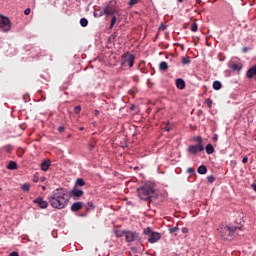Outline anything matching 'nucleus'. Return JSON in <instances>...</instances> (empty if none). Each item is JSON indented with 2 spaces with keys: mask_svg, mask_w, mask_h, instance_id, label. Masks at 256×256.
I'll use <instances>...</instances> for the list:
<instances>
[{
  "mask_svg": "<svg viewBox=\"0 0 256 256\" xmlns=\"http://www.w3.org/2000/svg\"><path fill=\"white\" fill-rule=\"evenodd\" d=\"M208 183H215V176L211 175L207 177Z\"/></svg>",
  "mask_w": 256,
  "mask_h": 256,
  "instance_id": "c85d7f7f",
  "label": "nucleus"
},
{
  "mask_svg": "<svg viewBox=\"0 0 256 256\" xmlns=\"http://www.w3.org/2000/svg\"><path fill=\"white\" fill-rule=\"evenodd\" d=\"M161 239V234L159 232H153L150 234L148 241L149 243H157Z\"/></svg>",
  "mask_w": 256,
  "mask_h": 256,
  "instance_id": "9d476101",
  "label": "nucleus"
},
{
  "mask_svg": "<svg viewBox=\"0 0 256 256\" xmlns=\"http://www.w3.org/2000/svg\"><path fill=\"white\" fill-rule=\"evenodd\" d=\"M93 149H95V145H93V144H88V150H89V151H93Z\"/></svg>",
  "mask_w": 256,
  "mask_h": 256,
  "instance_id": "58836bf2",
  "label": "nucleus"
},
{
  "mask_svg": "<svg viewBox=\"0 0 256 256\" xmlns=\"http://www.w3.org/2000/svg\"><path fill=\"white\" fill-rule=\"evenodd\" d=\"M24 14L25 15H31V9L30 8L25 9Z\"/></svg>",
  "mask_w": 256,
  "mask_h": 256,
  "instance_id": "e433bc0d",
  "label": "nucleus"
},
{
  "mask_svg": "<svg viewBox=\"0 0 256 256\" xmlns=\"http://www.w3.org/2000/svg\"><path fill=\"white\" fill-rule=\"evenodd\" d=\"M244 51L246 52V51H247V48H244Z\"/></svg>",
  "mask_w": 256,
  "mask_h": 256,
  "instance_id": "6e6d98bb",
  "label": "nucleus"
},
{
  "mask_svg": "<svg viewBox=\"0 0 256 256\" xmlns=\"http://www.w3.org/2000/svg\"><path fill=\"white\" fill-rule=\"evenodd\" d=\"M206 105L209 107V109H211V107L213 106V101L211 99H207Z\"/></svg>",
  "mask_w": 256,
  "mask_h": 256,
  "instance_id": "c756f323",
  "label": "nucleus"
},
{
  "mask_svg": "<svg viewBox=\"0 0 256 256\" xmlns=\"http://www.w3.org/2000/svg\"><path fill=\"white\" fill-rule=\"evenodd\" d=\"M102 13L103 15H115V13H117V10H115V8H113L112 6H106Z\"/></svg>",
  "mask_w": 256,
  "mask_h": 256,
  "instance_id": "ddd939ff",
  "label": "nucleus"
},
{
  "mask_svg": "<svg viewBox=\"0 0 256 256\" xmlns=\"http://www.w3.org/2000/svg\"><path fill=\"white\" fill-rule=\"evenodd\" d=\"M221 87H223V85L219 81H214L213 82V89L215 91H219L221 89Z\"/></svg>",
  "mask_w": 256,
  "mask_h": 256,
  "instance_id": "aec40b11",
  "label": "nucleus"
},
{
  "mask_svg": "<svg viewBox=\"0 0 256 256\" xmlns=\"http://www.w3.org/2000/svg\"><path fill=\"white\" fill-rule=\"evenodd\" d=\"M197 171L200 175H205V173H207V166L201 165L198 167Z\"/></svg>",
  "mask_w": 256,
  "mask_h": 256,
  "instance_id": "a211bd4d",
  "label": "nucleus"
},
{
  "mask_svg": "<svg viewBox=\"0 0 256 256\" xmlns=\"http://www.w3.org/2000/svg\"><path fill=\"white\" fill-rule=\"evenodd\" d=\"M88 207H91V209H95V206H93V202H88Z\"/></svg>",
  "mask_w": 256,
  "mask_h": 256,
  "instance_id": "a18cd8bd",
  "label": "nucleus"
},
{
  "mask_svg": "<svg viewBox=\"0 0 256 256\" xmlns=\"http://www.w3.org/2000/svg\"><path fill=\"white\" fill-rule=\"evenodd\" d=\"M176 87L177 89H180V90L185 89V80L181 78L176 79Z\"/></svg>",
  "mask_w": 256,
  "mask_h": 256,
  "instance_id": "2eb2a0df",
  "label": "nucleus"
},
{
  "mask_svg": "<svg viewBox=\"0 0 256 256\" xmlns=\"http://www.w3.org/2000/svg\"><path fill=\"white\" fill-rule=\"evenodd\" d=\"M190 29H191V31H192L193 33H197V29H198L197 24L194 22V23L191 25Z\"/></svg>",
  "mask_w": 256,
  "mask_h": 256,
  "instance_id": "cd10ccee",
  "label": "nucleus"
},
{
  "mask_svg": "<svg viewBox=\"0 0 256 256\" xmlns=\"http://www.w3.org/2000/svg\"><path fill=\"white\" fill-rule=\"evenodd\" d=\"M33 203L35 205H38V207H40V209H47V207H49V203L47 201L43 200V197H41V196H39L38 198L33 200Z\"/></svg>",
  "mask_w": 256,
  "mask_h": 256,
  "instance_id": "6e6552de",
  "label": "nucleus"
},
{
  "mask_svg": "<svg viewBox=\"0 0 256 256\" xmlns=\"http://www.w3.org/2000/svg\"><path fill=\"white\" fill-rule=\"evenodd\" d=\"M21 189H22V191H30L31 185H29V183H24V184L21 186Z\"/></svg>",
  "mask_w": 256,
  "mask_h": 256,
  "instance_id": "393cba45",
  "label": "nucleus"
},
{
  "mask_svg": "<svg viewBox=\"0 0 256 256\" xmlns=\"http://www.w3.org/2000/svg\"><path fill=\"white\" fill-rule=\"evenodd\" d=\"M7 169H9L10 171H15V169H17V162L10 161L7 165Z\"/></svg>",
  "mask_w": 256,
  "mask_h": 256,
  "instance_id": "dca6fc26",
  "label": "nucleus"
},
{
  "mask_svg": "<svg viewBox=\"0 0 256 256\" xmlns=\"http://www.w3.org/2000/svg\"><path fill=\"white\" fill-rule=\"evenodd\" d=\"M246 77L247 79H254L256 81V64L247 70Z\"/></svg>",
  "mask_w": 256,
  "mask_h": 256,
  "instance_id": "1a4fd4ad",
  "label": "nucleus"
},
{
  "mask_svg": "<svg viewBox=\"0 0 256 256\" xmlns=\"http://www.w3.org/2000/svg\"><path fill=\"white\" fill-rule=\"evenodd\" d=\"M187 173H195V170L193 168H188Z\"/></svg>",
  "mask_w": 256,
  "mask_h": 256,
  "instance_id": "37998d69",
  "label": "nucleus"
},
{
  "mask_svg": "<svg viewBox=\"0 0 256 256\" xmlns=\"http://www.w3.org/2000/svg\"><path fill=\"white\" fill-rule=\"evenodd\" d=\"M165 131H167V132L171 131V124H168V125L165 127Z\"/></svg>",
  "mask_w": 256,
  "mask_h": 256,
  "instance_id": "a19ab883",
  "label": "nucleus"
},
{
  "mask_svg": "<svg viewBox=\"0 0 256 256\" xmlns=\"http://www.w3.org/2000/svg\"><path fill=\"white\" fill-rule=\"evenodd\" d=\"M177 231H179L178 227L169 228L170 233H177Z\"/></svg>",
  "mask_w": 256,
  "mask_h": 256,
  "instance_id": "72a5a7b5",
  "label": "nucleus"
},
{
  "mask_svg": "<svg viewBox=\"0 0 256 256\" xmlns=\"http://www.w3.org/2000/svg\"><path fill=\"white\" fill-rule=\"evenodd\" d=\"M254 191L256 192V184L252 185Z\"/></svg>",
  "mask_w": 256,
  "mask_h": 256,
  "instance_id": "09e8293b",
  "label": "nucleus"
},
{
  "mask_svg": "<svg viewBox=\"0 0 256 256\" xmlns=\"http://www.w3.org/2000/svg\"><path fill=\"white\" fill-rule=\"evenodd\" d=\"M74 112L76 113V115H79V113H81V106L74 107Z\"/></svg>",
  "mask_w": 256,
  "mask_h": 256,
  "instance_id": "7c9ffc66",
  "label": "nucleus"
},
{
  "mask_svg": "<svg viewBox=\"0 0 256 256\" xmlns=\"http://www.w3.org/2000/svg\"><path fill=\"white\" fill-rule=\"evenodd\" d=\"M6 151L7 153H11V151H13V147H11V145L6 146Z\"/></svg>",
  "mask_w": 256,
  "mask_h": 256,
  "instance_id": "c9c22d12",
  "label": "nucleus"
},
{
  "mask_svg": "<svg viewBox=\"0 0 256 256\" xmlns=\"http://www.w3.org/2000/svg\"><path fill=\"white\" fill-rule=\"evenodd\" d=\"M96 115H99V111L96 110Z\"/></svg>",
  "mask_w": 256,
  "mask_h": 256,
  "instance_id": "5fc2aeb1",
  "label": "nucleus"
},
{
  "mask_svg": "<svg viewBox=\"0 0 256 256\" xmlns=\"http://www.w3.org/2000/svg\"><path fill=\"white\" fill-rule=\"evenodd\" d=\"M49 167H51V160H44L41 163V169L42 171H49Z\"/></svg>",
  "mask_w": 256,
  "mask_h": 256,
  "instance_id": "4468645a",
  "label": "nucleus"
},
{
  "mask_svg": "<svg viewBox=\"0 0 256 256\" xmlns=\"http://www.w3.org/2000/svg\"><path fill=\"white\" fill-rule=\"evenodd\" d=\"M249 161V158L247 156H245L243 159H242V163H247Z\"/></svg>",
  "mask_w": 256,
  "mask_h": 256,
  "instance_id": "79ce46f5",
  "label": "nucleus"
},
{
  "mask_svg": "<svg viewBox=\"0 0 256 256\" xmlns=\"http://www.w3.org/2000/svg\"><path fill=\"white\" fill-rule=\"evenodd\" d=\"M42 189L45 190V186H43Z\"/></svg>",
  "mask_w": 256,
  "mask_h": 256,
  "instance_id": "4d7b16f0",
  "label": "nucleus"
},
{
  "mask_svg": "<svg viewBox=\"0 0 256 256\" xmlns=\"http://www.w3.org/2000/svg\"><path fill=\"white\" fill-rule=\"evenodd\" d=\"M0 29L3 33L11 31V20L8 17L0 15Z\"/></svg>",
  "mask_w": 256,
  "mask_h": 256,
  "instance_id": "20e7f679",
  "label": "nucleus"
},
{
  "mask_svg": "<svg viewBox=\"0 0 256 256\" xmlns=\"http://www.w3.org/2000/svg\"><path fill=\"white\" fill-rule=\"evenodd\" d=\"M94 17H103V12H100V14H97V12H94Z\"/></svg>",
  "mask_w": 256,
  "mask_h": 256,
  "instance_id": "ea45409f",
  "label": "nucleus"
},
{
  "mask_svg": "<svg viewBox=\"0 0 256 256\" xmlns=\"http://www.w3.org/2000/svg\"><path fill=\"white\" fill-rule=\"evenodd\" d=\"M83 209V202H75L71 206L72 213H77V211H81Z\"/></svg>",
  "mask_w": 256,
  "mask_h": 256,
  "instance_id": "f8f14e48",
  "label": "nucleus"
},
{
  "mask_svg": "<svg viewBox=\"0 0 256 256\" xmlns=\"http://www.w3.org/2000/svg\"><path fill=\"white\" fill-rule=\"evenodd\" d=\"M188 153H190V155H197V153H201L202 151H205V147L203 146V144H195V145H190L187 148Z\"/></svg>",
  "mask_w": 256,
  "mask_h": 256,
  "instance_id": "39448f33",
  "label": "nucleus"
},
{
  "mask_svg": "<svg viewBox=\"0 0 256 256\" xmlns=\"http://www.w3.org/2000/svg\"><path fill=\"white\" fill-rule=\"evenodd\" d=\"M38 181H39V180H37V179H35V178L33 179V182H34V183H37Z\"/></svg>",
  "mask_w": 256,
  "mask_h": 256,
  "instance_id": "3c124183",
  "label": "nucleus"
},
{
  "mask_svg": "<svg viewBox=\"0 0 256 256\" xmlns=\"http://www.w3.org/2000/svg\"><path fill=\"white\" fill-rule=\"evenodd\" d=\"M123 62L122 65H125V63H128L129 67H133L135 65V55L125 53L122 56Z\"/></svg>",
  "mask_w": 256,
  "mask_h": 256,
  "instance_id": "0eeeda50",
  "label": "nucleus"
},
{
  "mask_svg": "<svg viewBox=\"0 0 256 256\" xmlns=\"http://www.w3.org/2000/svg\"><path fill=\"white\" fill-rule=\"evenodd\" d=\"M161 29H162L163 31H165V29H167V28H166L165 26H162Z\"/></svg>",
  "mask_w": 256,
  "mask_h": 256,
  "instance_id": "8fccbe9b",
  "label": "nucleus"
},
{
  "mask_svg": "<svg viewBox=\"0 0 256 256\" xmlns=\"http://www.w3.org/2000/svg\"><path fill=\"white\" fill-rule=\"evenodd\" d=\"M80 25L81 27H87V25H89V21L86 18H82L80 20Z\"/></svg>",
  "mask_w": 256,
  "mask_h": 256,
  "instance_id": "b1692460",
  "label": "nucleus"
},
{
  "mask_svg": "<svg viewBox=\"0 0 256 256\" xmlns=\"http://www.w3.org/2000/svg\"><path fill=\"white\" fill-rule=\"evenodd\" d=\"M206 153L208 155H212V153H215V148H213V145L212 144H208L206 147Z\"/></svg>",
  "mask_w": 256,
  "mask_h": 256,
  "instance_id": "f3484780",
  "label": "nucleus"
},
{
  "mask_svg": "<svg viewBox=\"0 0 256 256\" xmlns=\"http://www.w3.org/2000/svg\"><path fill=\"white\" fill-rule=\"evenodd\" d=\"M83 190L77 188V186H75L71 192V195L73 197V199H77L78 197H81L83 195Z\"/></svg>",
  "mask_w": 256,
  "mask_h": 256,
  "instance_id": "9b49d317",
  "label": "nucleus"
},
{
  "mask_svg": "<svg viewBox=\"0 0 256 256\" xmlns=\"http://www.w3.org/2000/svg\"><path fill=\"white\" fill-rule=\"evenodd\" d=\"M48 201L53 209H65L69 203V195L64 188H57L48 197Z\"/></svg>",
  "mask_w": 256,
  "mask_h": 256,
  "instance_id": "f257e3e1",
  "label": "nucleus"
},
{
  "mask_svg": "<svg viewBox=\"0 0 256 256\" xmlns=\"http://www.w3.org/2000/svg\"><path fill=\"white\" fill-rule=\"evenodd\" d=\"M137 3H139V0H130L129 1L130 7H133V5H137Z\"/></svg>",
  "mask_w": 256,
  "mask_h": 256,
  "instance_id": "2f4dec72",
  "label": "nucleus"
},
{
  "mask_svg": "<svg viewBox=\"0 0 256 256\" xmlns=\"http://www.w3.org/2000/svg\"><path fill=\"white\" fill-rule=\"evenodd\" d=\"M58 131L59 133H63L65 131V126H59Z\"/></svg>",
  "mask_w": 256,
  "mask_h": 256,
  "instance_id": "4c0bfd02",
  "label": "nucleus"
},
{
  "mask_svg": "<svg viewBox=\"0 0 256 256\" xmlns=\"http://www.w3.org/2000/svg\"><path fill=\"white\" fill-rule=\"evenodd\" d=\"M232 69H233V71H237V70L239 71V69H241V68H239V65L233 64Z\"/></svg>",
  "mask_w": 256,
  "mask_h": 256,
  "instance_id": "f704fd0d",
  "label": "nucleus"
},
{
  "mask_svg": "<svg viewBox=\"0 0 256 256\" xmlns=\"http://www.w3.org/2000/svg\"><path fill=\"white\" fill-rule=\"evenodd\" d=\"M191 63V58L189 56L183 57L182 58V64L183 65H189Z\"/></svg>",
  "mask_w": 256,
  "mask_h": 256,
  "instance_id": "4be33fe9",
  "label": "nucleus"
},
{
  "mask_svg": "<svg viewBox=\"0 0 256 256\" xmlns=\"http://www.w3.org/2000/svg\"><path fill=\"white\" fill-rule=\"evenodd\" d=\"M9 256H19V253H18V252H11V253L9 254Z\"/></svg>",
  "mask_w": 256,
  "mask_h": 256,
  "instance_id": "c03bdc74",
  "label": "nucleus"
},
{
  "mask_svg": "<svg viewBox=\"0 0 256 256\" xmlns=\"http://www.w3.org/2000/svg\"><path fill=\"white\" fill-rule=\"evenodd\" d=\"M159 69L160 71H167V69H169V65L167 64V62H161L159 64Z\"/></svg>",
  "mask_w": 256,
  "mask_h": 256,
  "instance_id": "6ab92c4d",
  "label": "nucleus"
},
{
  "mask_svg": "<svg viewBox=\"0 0 256 256\" xmlns=\"http://www.w3.org/2000/svg\"><path fill=\"white\" fill-rule=\"evenodd\" d=\"M76 185H77L78 187H84V185H85V180H83V178H78V179L76 180Z\"/></svg>",
  "mask_w": 256,
  "mask_h": 256,
  "instance_id": "412c9836",
  "label": "nucleus"
},
{
  "mask_svg": "<svg viewBox=\"0 0 256 256\" xmlns=\"http://www.w3.org/2000/svg\"><path fill=\"white\" fill-rule=\"evenodd\" d=\"M116 237H123V235H125V231L121 232V231H116L115 232Z\"/></svg>",
  "mask_w": 256,
  "mask_h": 256,
  "instance_id": "473e14b6",
  "label": "nucleus"
},
{
  "mask_svg": "<svg viewBox=\"0 0 256 256\" xmlns=\"http://www.w3.org/2000/svg\"><path fill=\"white\" fill-rule=\"evenodd\" d=\"M124 235L127 243H133V241H137V239H139V233L131 230L124 231Z\"/></svg>",
  "mask_w": 256,
  "mask_h": 256,
  "instance_id": "423d86ee",
  "label": "nucleus"
},
{
  "mask_svg": "<svg viewBox=\"0 0 256 256\" xmlns=\"http://www.w3.org/2000/svg\"><path fill=\"white\" fill-rule=\"evenodd\" d=\"M117 23V17L113 16L110 22V27L109 29H113V27H115V24Z\"/></svg>",
  "mask_w": 256,
  "mask_h": 256,
  "instance_id": "5701e85b",
  "label": "nucleus"
},
{
  "mask_svg": "<svg viewBox=\"0 0 256 256\" xmlns=\"http://www.w3.org/2000/svg\"><path fill=\"white\" fill-rule=\"evenodd\" d=\"M213 141H217V135L213 136Z\"/></svg>",
  "mask_w": 256,
  "mask_h": 256,
  "instance_id": "de8ad7c7",
  "label": "nucleus"
},
{
  "mask_svg": "<svg viewBox=\"0 0 256 256\" xmlns=\"http://www.w3.org/2000/svg\"><path fill=\"white\" fill-rule=\"evenodd\" d=\"M151 233H153V230H151V228H149V227L144 229V231H143V234L149 235V237L151 236Z\"/></svg>",
  "mask_w": 256,
  "mask_h": 256,
  "instance_id": "bb28decb",
  "label": "nucleus"
},
{
  "mask_svg": "<svg viewBox=\"0 0 256 256\" xmlns=\"http://www.w3.org/2000/svg\"><path fill=\"white\" fill-rule=\"evenodd\" d=\"M182 233H189V229L188 228H183Z\"/></svg>",
  "mask_w": 256,
  "mask_h": 256,
  "instance_id": "49530a36",
  "label": "nucleus"
},
{
  "mask_svg": "<svg viewBox=\"0 0 256 256\" xmlns=\"http://www.w3.org/2000/svg\"><path fill=\"white\" fill-rule=\"evenodd\" d=\"M194 141H196L197 145H203V138L200 136L195 137Z\"/></svg>",
  "mask_w": 256,
  "mask_h": 256,
  "instance_id": "a878e982",
  "label": "nucleus"
},
{
  "mask_svg": "<svg viewBox=\"0 0 256 256\" xmlns=\"http://www.w3.org/2000/svg\"><path fill=\"white\" fill-rule=\"evenodd\" d=\"M178 3H183V0H178Z\"/></svg>",
  "mask_w": 256,
  "mask_h": 256,
  "instance_id": "864d4df0",
  "label": "nucleus"
},
{
  "mask_svg": "<svg viewBox=\"0 0 256 256\" xmlns=\"http://www.w3.org/2000/svg\"><path fill=\"white\" fill-rule=\"evenodd\" d=\"M79 129H80V131H83L85 128H83V127H80Z\"/></svg>",
  "mask_w": 256,
  "mask_h": 256,
  "instance_id": "603ef678",
  "label": "nucleus"
},
{
  "mask_svg": "<svg viewBox=\"0 0 256 256\" xmlns=\"http://www.w3.org/2000/svg\"><path fill=\"white\" fill-rule=\"evenodd\" d=\"M138 197L142 201H149L151 203V197L155 195V187L153 184H145L137 189Z\"/></svg>",
  "mask_w": 256,
  "mask_h": 256,
  "instance_id": "f03ea898",
  "label": "nucleus"
},
{
  "mask_svg": "<svg viewBox=\"0 0 256 256\" xmlns=\"http://www.w3.org/2000/svg\"><path fill=\"white\" fill-rule=\"evenodd\" d=\"M237 231V227L235 226H224L220 230V235L222 239H231L233 235H235V232Z\"/></svg>",
  "mask_w": 256,
  "mask_h": 256,
  "instance_id": "7ed1b4c3",
  "label": "nucleus"
}]
</instances>
